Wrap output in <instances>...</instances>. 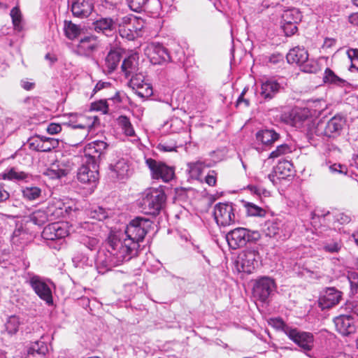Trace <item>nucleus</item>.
<instances>
[{
    "mask_svg": "<svg viewBox=\"0 0 358 358\" xmlns=\"http://www.w3.org/2000/svg\"><path fill=\"white\" fill-rule=\"evenodd\" d=\"M137 251V245L124 238L121 231H111L106 241V251L99 255L97 262L110 270L136 256Z\"/></svg>",
    "mask_w": 358,
    "mask_h": 358,
    "instance_id": "obj_1",
    "label": "nucleus"
},
{
    "mask_svg": "<svg viewBox=\"0 0 358 358\" xmlns=\"http://www.w3.org/2000/svg\"><path fill=\"white\" fill-rule=\"evenodd\" d=\"M151 225L152 222L150 220L138 217L132 220L121 234L127 240L135 243L138 249L139 243L143 241Z\"/></svg>",
    "mask_w": 358,
    "mask_h": 358,
    "instance_id": "obj_2",
    "label": "nucleus"
},
{
    "mask_svg": "<svg viewBox=\"0 0 358 358\" xmlns=\"http://www.w3.org/2000/svg\"><path fill=\"white\" fill-rule=\"evenodd\" d=\"M166 199L163 190L150 189L145 192L141 203L145 213L155 215L162 209Z\"/></svg>",
    "mask_w": 358,
    "mask_h": 358,
    "instance_id": "obj_3",
    "label": "nucleus"
},
{
    "mask_svg": "<svg viewBox=\"0 0 358 358\" xmlns=\"http://www.w3.org/2000/svg\"><path fill=\"white\" fill-rule=\"evenodd\" d=\"M260 238L258 231H250V230L238 227L230 231L226 235V239L229 246L232 250H236L243 247L248 242L257 241Z\"/></svg>",
    "mask_w": 358,
    "mask_h": 358,
    "instance_id": "obj_4",
    "label": "nucleus"
},
{
    "mask_svg": "<svg viewBox=\"0 0 358 358\" xmlns=\"http://www.w3.org/2000/svg\"><path fill=\"white\" fill-rule=\"evenodd\" d=\"M260 256L257 250L248 248L238 255L236 261L238 270L241 272L251 273L258 267Z\"/></svg>",
    "mask_w": 358,
    "mask_h": 358,
    "instance_id": "obj_5",
    "label": "nucleus"
},
{
    "mask_svg": "<svg viewBox=\"0 0 358 358\" xmlns=\"http://www.w3.org/2000/svg\"><path fill=\"white\" fill-rule=\"evenodd\" d=\"M234 209L231 203H218L214 207L213 215L218 225L226 227L235 222Z\"/></svg>",
    "mask_w": 358,
    "mask_h": 358,
    "instance_id": "obj_6",
    "label": "nucleus"
},
{
    "mask_svg": "<svg viewBox=\"0 0 358 358\" xmlns=\"http://www.w3.org/2000/svg\"><path fill=\"white\" fill-rule=\"evenodd\" d=\"M145 162L154 179H162L166 182L173 179L174 170L172 167L151 158L146 159Z\"/></svg>",
    "mask_w": 358,
    "mask_h": 358,
    "instance_id": "obj_7",
    "label": "nucleus"
},
{
    "mask_svg": "<svg viewBox=\"0 0 358 358\" xmlns=\"http://www.w3.org/2000/svg\"><path fill=\"white\" fill-rule=\"evenodd\" d=\"M28 282L35 293L47 304H52V291L46 282L40 276L29 274Z\"/></svg>",
    "mask_w": 358,
    "mask_h": 358,
    "instance_id": "obj_8",
    "label": "nucleus"
},
{
    "mask_svg": "<svg viewBox=\"0 0 358 358\" xmlns=\"http://www.w3.org/2000/svg\"><path fill=\"white\" fill-rule=\"evenodd\" d=\"M27 145L30 150L48 152L59 146V141L55 138L36 136L29 138L27 141Z\"/></svg>",
    "mask_w": 358,
    "mask_h": 358,
    "instance_id": "obj_9",
    "label": "nucleus"
},
{
    "mask_svg": "<svg viewBox=\"0 0 358 358\" xmlns=\"http://www.w3.org/2000/svg\"><path fill=\"white\" fill-rule=\"evenodd\" d=\"M275 289L274 280L269 277L258 279L253 287L254 296L261 301L265 302Z\"/></svg>",
    "mask_w": 358,
    "mask_h": 358,
    "instance_id": "obj_10",
    "label": "nucleus"
},
{
    "mask_svg": "<svg viewBox=\"0 0 358 358\" xmlns=\"http://www.w3.org/2000/svg\"><path fill=\"white\" fill-rule=\"evenodd\" d=\"M287 336L304 351L313 349L314 338L311 333L301 331L296 328L292 327Z\"/></svg>",
    "mask_w": 358,
    "mask_h": 358,
    "instance_id": "obj_11",
    "label": "nucleus"
},
{
    "mask_svg": "<svg viewBox=\"0 0 358 358\" xmlns=\"http://www.w3.org/2000/svg\"><path fill=\"white\" fill-rule=\"evenodd\" d=\"M45 211L50 220L53 221L64 217L65 215H71L73 211H76V208L67 206L61 200L54 199L49 202Z\"/></svg>",
    "mask_w": 358,
    "mask_h": 358,
    "instance_id": "obj_12",
    "label": "nucleus"
},
{
    "mask_svg": "<svg viewBox=\"0 0 358 358\" xmlns=\"http://www.w3.org/2000/svg\"><path fill=\"white\" fill-rule=\"evenodd\" d=\"M146 54L150 62L154 65H162L171 60L167 50L159 43L150 44L146 50Z\"/></svg>",
    "mask_w": 358,
    "mask_h": 358,
    "instance_id": "obj_13",
    "label": "nucleus"
},
{
    "mask_svg": "<svg viewBox=\"0 0 358 358\" xmlns=\"http://www.w3.org/2000/svg\"><path fill=\"white\" fill-rule=\"evenodd\" d=\"M69 234L68 225L66 222H53L47 225L42 232L44 239L54 241L62 239Z\"/></svg>",
    "mask_w": 358,
    "mask_h": 358,
    "instance_id": "obj_14",
    "label": "nucleus"
},
{
    "mask_svg": "<svg viewBox=\"0 0 358 358\" xmlns=\"http://www.w3.org/2000/svg\"><path fill=\"white\" fill-rule=\"evenodd\" d=\"M129 85L136 90V94L141 98L148 97L152 93V87L145 82L144 76L142 74H132Z\"/></svg>",
    "mask_w": 358,
    "mask_h": 358,
    "instance_id": "obj_15",
    "label": "nucleus"
},
{
    "mask_svg": "<svg viewBox=\"0 0 358 358\" xmlns=\"http://www.w3.org/2000/svg\"><path fill=\"white\" fill-rule=\"evenodd\" d=\"M76 117V120H70V125L73 129H83L87 131V134L98 124H99V119L97 116H86L79 115Z\"/></svg>",
    "mask_w": 358,
    "mask_h": 358,
    "instance_id": "obj_16",
    "label": "nucleus"
},
{
    "mask_svg": "<svg viewBox=\"0 0 358 358\" xmlns=\"http://www.w3.org/2000/svg\"><path fill=\"white\" fill-rule=\"evenodd\" d=\"M108 144L103 141H94L87 144L85 148L86 155L91 157L96 163L106 153Z\"/></svg>",
    "mask_w": 358,
    "mask_h": 358,
    "instance_id": "obj_17",
    "label": "nucleus"
},
{
    "mask_svg": "<svg viewBox=\"0 0 358 358\" xmlns=\"http://www.w3.org/2000/svg\"><path fill=\"white\" fill-rule=\"evenodd\" d=\"M99 41L94 36H87L80 39L78 45V52L81 55L89 56L96 51Z\"/></svg>",
    "mask_w": 358,
    "mask_h": 358,
    "instance_id": "obj_18",
    "label": "nucleus"
},
{
    "mask_svg": "<svg viewBox=\"0 0 358 358\" xmlns=\"http://www.w3.org/2000/svg\"><path fill=\"white\" fill-rule=\"evenodd\" d=\"M48 352L47 343L39 340L29 344L25 358H48Z\"/></svg>",
    "mask_w": 358,
    "mask_h": 358,
    "instance_id": "obj_19",
    "label": "nucleus"
},
{
    "mask_svg": "<svg viewBox=\"0 0 358 358\" xmlns=\"http://www.w3.org/2000/svg\"><path fill=\"white\" fill-rule=\"evenodd\" d=\"M93 8L90 0H74L71 5V11L75 17L84 18L92 13Z\"/></svg>",
    "mask_w": 358,
    "mask_h": 358,
    "instance_id": "obj_20",
    "label": "nucleus"
},
{
    "mask_svg": "<svg viewBox=\"0 0 358 358\" xmlns=\"http://www.w3.org/2000/svg\"><path fill=\"white\" fill-rule=\"evenodd\" d=\"M280 85L273 79L262 82L260 96L265 100H271L279 92Z\"/></svg>",
    "mask_w": 358,
    "mask_h": 358,
    "instance_id": "obj_21",
    "label": "nucleus"
},
{
    "mask_svg": "<svg viewBox=\"0 0 358 358\" xmlns=\"http://www.w3.org/2000/svg\"><path fill=\"white\" fill-rule=\"evenodd\" d=\"M94 29L106 36L110 35L116 29V24L110 17H101L93 23Z\"/></svg>",
    "mask_w": 358,
    "mask_h": 358,
    "instance_id": "obj_22",
    "label": "nucleus"
},
{
    "mask_svg": "<svg viewBox=\"0 0 358 358\" xmlns=\"http://www.w3.org/2000/svg\"><path fill=\"white\" fill-rule=\"evenodd\" d=\"M308 57L307 50L304 48L294 47L287 54L286 58L287 62L292 64H296L300 66L303 62H306Z\"/></svg>",
    "mask_w": 358,
    "mask_h": 358,
    "instance_id": "obj_23",
    "label": "nucleus"
},
{
    "mask_svg": "<svg viewBox=\"0 0 358 358\" xmlns=\"http://www.w3.org/2000/svg\"><path fill=\"white\" fill-rule=\"evenodd\" d=\"M122 58L120 52L117 50H110L105 58L103 71L108 73L113 72L118 66Z\"/></svg>",
    "mask_w": 358,
    "mask_h": 358,
    "instance_id": "obj_24",
    "label": "nucleus"
},
{
    "mask_svg": "<svg viewBox=\"0 0 358 358\" xmlns=\"http://www.w3.org/2000/svg\"><path fill=\"white\" fill-rule=\"evenodd\" d=\"M337 329L343 336H348L355 331V327L351 317L341 315L337 317Z\"/></svg>",
    "mask_w": 358,
    "mask_h": 358,
    "instance_id": "obj_25",
    "label": "nucleus"
},
{
    "mask_svg": "<svg viewBox=\"0 0 358 358\" xmlns=\"http://www.w3.org/2000/svg\"><path fill=\"white\" fill-rule=\"evenodd\" d=\"M112 176L117 178H124L127 175L129 165L126 159L120 158L109 165Z\"/></svg>",
    "mask_w": 358,
    "mask_h": 358,
    "instance_id": "obj_26",
    "label": "nucleus"
},
{
    "mask_svg": "<svg viewBox=\"0 0 358 358\" xmlns=\"http://www.w3.org/2000/svg\"><path fill=\"white\" fill-rule=\"evenodd\" d=\"M97 170H91L87 165H83L78 169L77 178L83 183L95 182L98 180Z\"/></svg>",
    "mask_w": 358,
    "mask_h": 358,
    "instance_id": "obj_27",
    "label": "nucleus"
},
{
    "mask_svg": "<svg viewBox=\"0 0 358 358\" xmlns=\"http://www.w3.org/2000/svg\"><path fill=\"white\" fill-rule=\"evenodd\" d=\"M274 175L278 179H286L293 175L292 164L287 161H280L274 168Z\"/></svg>",
    "mask_w": 358,
    "mask_h": 358,
    "instance_id": "obj_28",
    "label": "nucleus"
},
{
    "mask_svg": "<svg viewBox=\"0 0 358 358\" xmlns=\"http://www.w3.org/2000/svg\"><path fill=\"white\" fill-rule=\"evenodd\" d=\"M280 138L279 134L273 129H263L256 134V138L258 141L266 145H270L278 141Z\"/></svg>",
    "mask_w": 358,
    "mask_h": 358,
    "instance_id": "obj_29",
    "label": "nucleus"
},
{
    "mask_svg": "<svg viewBox=\"0 0 358 358\" xmlns=\"http://www.w3.org/2000/svg\"><path fill=\"white\" fill-rule=\"evenodd\" d=\"M309 122V113L306 109H297L291 114V124L296 128H301Z\"/></svg>",
    "mask_w": 358,
    "mask_h": 358,
    "instance_id": "obj_30",
    "label": "nucleus"
},
{
    "mask_svg": "<svg viewBox=\"0 0 358 358\" xmlns=\"http://www.w3.org/2000/svg\"><path fill=\"white\" fill-rule=\"evenodd\" d=\"M336 303V290L334 287L327 288L326 292L319 299V306L324 309L333 307Z\"/></svg>",
    "mask_w": 358,
    "mask_h": 358,
    "instance_id": "obj_31",
    "label": "nucleus"
},
{
    "mask_svg": "<svg viewBox=\"0 0 358 358\" xmlns=\"http://www.w3.org/2000/svg\"><path fill=\"white\" fill-rule=\"evenodd\" d=\"M138 62L135 55H130L123 60L122 71L126 77H129L137 71Z\"/></svg>",
    "mask_w": 358,
    "mask_h": 358,
    "instance_id": "obj_32",
    "label": "nucleus"
},
{
    "mask_svg": "<svg viewBox=\"0 0 358 358\" xmlns=\"http://www.w3.org/2000/svg\"><path fill=\"white\" fill-rule=\"evenodd\" d=\"M302 15L299 9L290 8L284 11L281 17V21L285 22L286 24L292 23L294 24L301 22Z\"/></svg>",
    "mask_w": 358,
    "mask_h": 358,
    "instance_id": "obj_33",
    "label": "nucleus"
},
{
    "mask_svg": "<svg viewBox=\"0 0 358 358\" xmlns=\"http://www.w3.org/2000/svg\"><path fill=\"white\" fill-rule=\"evenodd\" d=\"M208 166L204 162L201 160L187 164L188 171L191 178L196 180H200L204 169Z\"/></svg>",
    "mask_w": 358,
    "mask_h": 358,
    "instance_id": "obj_34",
    "label": "nucleus"
},
{
    "mask_svg": "<svg viewBox=\"0 0 358 358\" xmlns=\"http://www.w3.org/2000/svg\"><path fill=\"white\" fill-rule=\"evenodd\" d=\"M324 162L322 164L324 169H328L329 172L334 173L336 171V154L335 150L329 149L324 153Z\"/></svg>",
    "mask_w": 358,
    "mask_h": 358,
    "instance_id": "obj_35",
    "label": "nucleus"
},
{
    "mask_svg": "<svg viewBox=\"0 0 358 358\" xmlns=\"http://www.w3.org/2000/svg\"><path fill=\"white\" fill-rule=\"evenodd\" d=\"M117 122L118 125L123 130L124 134L129 136H133L135 135V131L129 119L125 115H120L117 119Z\"/></svg>",
    "mask_w": 358,
    "mask_h": 358,
    "instance_id": "obj_36",
    "label": "nucleus"
},
{
    "mask_svg": "<svg viewBox=\"0 0 358 358\" xmlns=\"http://www.w3.org/2000/svg\"><path fill=\"white\" fill-rule=\"evenodd\" d=\"M79 243L89 250L93 251L97 249L99 241L95 237L82 235L79 238Z\"/></svg>",
    "mask_w": 358,
    "mask_h": 358,
    "instance_id": "obj_37",
    "label": "nucleus"
},
{
    "mask_svg": "<svg viewBox=\"0 0 358 358\" xmlns=\"http://www.w3.org/2000/svg\"><path fill=\"white\" fill-rule=\"evenodd\" d=\"M64 32L66 36L70 39L73 40L76 38L80 34V28L72 23L71 22H65Z\"/></svg>",
    "mask_w": 358,
    "mask_h": 358,
    "instance_id": "obj_38",
    "label": "nucleus"
},
{
    "mask_svg": "<svg viewBox=\"0 0 358 358\" xmlns=\"http://www.w3.org/2000/svg\"><path fill=\"white\" fill-rule=\"evenodd\" d=\"M244 207L246 209V213L249 216H257V217H264L266 211L265 209L254 204L250 202H245L244 203Z\"/></svg>",
    "mask_w": 358,
    "mask_h": 358,
    "instance_id": "obj_39",
    "label": "nucleus"
},
{
    "mask_svg": "<svg viewBox=\"0 0 358 358\" xmlns=\"http://www.w3.org/2000/svg\"><path fill=\"white\" fill-rule=\"evenodd\" d=\"M31 220L37 225H43L46 222L50 221L45 210H38L31 214Z\"/></svg>",
    "mask_w": 358,
    "mask_h": 358,
    "instance_id": "obj_40",
    "label": "nucleus"
},
{
    "mask_svg": "<svg viewBox=\"0 0 358 358\" xmlns=\"http://www.w3.org/2000/svg\"><path fill=\"white\" fill-rule=\"evenodd\" d=\"M20 324V318L16 315H11L6 322V329L9 334H15L18 331Z\"/></svg>",
    "mask_w": 358,
    "mask_h": 358,
    "instance_id": "obj_41",
    "label": "nucleus"
},
{
    "mask_svg": "<svg viewBox=\"0 0 358 358\" xmlns=\"http://www.w3.org/2000/svg\"><path fill=\"white\" fill-rule=\"evenodd\" d=\"M302 71L309 73H315L320 70L318 62L314 59H309L308 57L306 62L300 66Z\"/></svg>",
    "mask_w": 358,
    "mask_h": 358,
    "instance_id": "obj_42",
    "label": "nucleus"
},
{
    "mask_svg": "<svg viewBox=\"0 0 358 358\" xmlns=\"http://www.w3.org/2000/svg\"><path fill=\"white\" fill-rule=\"evenodd\" d=\"M88 215L92 219L102 221L108 217V213L102 207L96 206L88 211Z\"/></svg>",
    "mask_w": 358,
    "mask_h": 358,
    "instance_id": "obj_43",
    "label": "nucleus"
},
{
    "mask_svg": "<svg viewBox=\"0 0 358 358\" xmlns=\"http://www.w3.org/2000/svg\"><path fill=\"white\" fill-rule=\"evenodd\" d=\"M41 194V189L38 187H27L22 190L23 196L29 201L37 199Z\"/></svg>",
    "mask_w": 358,
    "mask_h": 358,
    "instance_id": "obj_44",
    "label": "nucleus"
},
{
    "mask_svg": "<svg viewBox=\"0 0 358 358\" xmlns=\"http://www.w3.org/2000/svg\"><path fill=\"white\" fill-rule=\"evenodd\" d=\"M268 323L273 328L282 331L286 335L292 328V327L287 324L281 318H271Z\"/></svg>",
    "mask_w": 358,
    "mask_h": 358,
    "instance_id": "obj_45",
    "label": "nucleus"
},
{
    "mask_svg": "<svg viewBox=\"0 0 358 358\" xmlns=\"http://www.w3.org/2000/svg\"><path fill=\"white\" fill-rule=\"evenodd\" d=\"M65 169H61L57 164H52L46 171V175L52 179L60 178L66 175Z\"/></svg>",
    "mask_w": 358,
    "mask_h": 358,
    "instance_id": "obj_46",
    "label": "nucleus"
},
{
    "mask_svg": "<svg viewBox=\"0 0 358 358\" xmlns=\"http://www.w3.org/2000/svg\"><path fill=\"white\" fill-rule=\"evenodd\" d=\"M292 152V148L287 144H282L278 145L276 149L272 151L268 157V159L278 158L282 155Z\"/></svg>",
    "mask_w": 358,
    "mask_h": 358,
    "instance_id": "obj_47",
    "label": "nucleus"
},
{
    "mask_svg": "<svg viewBox=\"0 0 358 358\" xmlns=\"http://www.w3.org/2000/svg\"><path fill=\"white\" fill-rule=\"evenodd\" d=\"M347 279L350 285V294L354 296L358 291V273L354 271H349Z\"/></svg>",
    "mask_w": 358,
    "mask_h": 358,
    "instance_id": "obj_48",
    "label": "nucleus"
},
{
    "mask_svg": "<svg viewBox=\"0 0 358 358\" xmlns=\"http://www.w3.org/2000/svg\"><path fill=\"white\" fill-rule=\"evenodd\" d=\"M280 229V223L274 221H267L264 225V232L267 236L272 237L276 235Z\"/></svg>",
    "mask_w": 358,
    "mask_h": 358,
    "instance_id": "obj_49",
    "label": "nucleus"
},
{
    "mask_svg": "<svg viewBox=\"0 0 358 358\" xmlns=\"http://www.w3.org/2000/svg\"><path fill=\"white\" fill-rule=\"evenodd\" d=\"M28 177L27 173L24 171H17L15 169H10L4 176V178L8 180H23Z\"/></svg>",
    "mask_w": 358,
    "mask_h": 358,
    "instance_id": "obj_50",
    "label": "nucleus"
},
{
    "mask_svg": "<svg viewBox=\"0 0 358 358\" xmlns=\"http://www.w3.org/2000/svg\"><path fill=\"white\" fill-rule=\"evenodd\" d=\"M10 15L12 18V22H13L15 29H16L17 30H20L22 29V27L20 24L22 16H21V13H20V9L17 7H14L10 10Z\"/></svg>",
    "mask_w": 358,
    "mask_h": 358,
    "instance_id": "obj_51",
    "label": "nucleus"
},
{
    "mask_svg": "<svg viewBox=\"0 0 358 358\" xmlns=\"http://www.w3.org/2000/svg\"><path fill=\"white\" fill-rule=\"evenodd\" d=\"M108 106L106 101L100 100L91 103L90 110L92 111H100L103 114L108 113Z\"/></svg>",
    "mask_w": 358,
    "mask_h": 358,
    "instance_id": "obj_52",
    "label": "nucleus"
},
{
    "mask_svg": "<svg viewBox=\"0 0 358 358\" xmlns=\"http://www.w3.org/2000/svg\"><path fill=\"white\" fill-rule=\"evenodd\" d=\"M335 132H336V116H334L328 122V123L324 129V135L328 136L329 138H334Z\"/></svg>",
    "mask_w": 358,
    "mask_h": 358,
    "instance_id": "obj_53",
    "label": "nucleus"
},
{
    "mask_svg": "<svg viewBox=\"0 0 358 358\" xmlns=\"http://www.w3.org/2000/svg\"><path fill=\"white\" fill-rule=\"evenodd\" d=\"M281 27L283 29L286 36H292L297 31L296 24H294L292 23L286 24L285 22L281 21Z\"/></svg>",
    "mask_w": 358,
    "mask_h": 358,
    "instance_id": "obj_54",
    "label": "nucleus"
},
{
    "mask_svg": "<svg viewBox=\"0 0 358 358\" xmlns=\"http://www.w3.org/2000/svg\"><path fill=\"white\" fill-rule=\"evenodd\" d=\"M130 8L134 11L141 10L148 0H127Z\"/></svg>",
    "mask_w": 358,
    "mask_h": 358,
    "instance_id": "obj_55",
    "label": "nucleus"
},
{
    "mask_svg": "<svg viewBox=\"0 0 358 358\" xmlns=\"http://www.w3.org/2000/svg\"><path fill=\"white\" fill-rule=\"evenodd\" d=\"M136 23L138 24L139 20L136 17L125 16V17H122L121 19L120 22H119V28H120L121 27H127L130 24H136Z\"/></svg>",
    "mask_w": 358,
    "mask_h": 358,
    "instance_id": "obj_56",
    "label": "nucleus"
},
{
    "mask_svg": "<svg viewBox=\"0 0 358 358\" xmlns=\"http://www.w3.org/2000/svg\"><path fill=\"white\" fill-rule=\"evenodd\" d=\"M248 188L250 189L251 193L258 196L264 195V196H267L269 194V192L267 190L257 186L249 185Z\"/></svg>",
    "mask_w": 358,
    "mask_h": 358,
    "instance_id": "obj_57",
    "label": "nucleus"
},
{
    "mask_svg": "<svg viewBox=\"0 0 358 358\" xmlns=\"http://www.w3.org/2000/svg\"><path fill=\"white\" fill-rule=\"evenodd\" d=\"M176 143H159L158 145V148L159 150L163 152H173L176 151Z\"/></svg>",
    "mask_w": 358,
    "mask_h": 358,
    "instance_id": "obj_58",
    "label": "nucleus"
},
{
    "mask_svg": "<svg viewBox=\"0 0 358 358\" xmlns=\"http://www.w3.org/2000/svg\"><path fill=\"white\" fill-rule=\"evenodd\" d=\"M215 171H210L205 178L206 182L210 186H215L217 181Z\"/></svg>",
    "mask_w": 358,
    "mask_h": 358,
    "instance_id": "obj_59",
    "label": "nucleus"
},
{
    "mask_svg": "<svg viewBox=\"0 0 358 358\" xmlns=\"http://www.w3.org/2000/svg\"><path fill=\"white\" fill-rule=\"evenodd\" d=\"M350 220V215L346 213L341 212L337 214V222H339L341 224H348Z\"/></svg>",
    "mask_w": 358,
    "mask_h": 358,
    "instance_id": "obj_60",
    "label": "nucleus"
},
{
    "mask_svg": "<svg viewBox=\"0 0 358 358\" xmlns=\"http://www.w3.org/2000/svg\"><path fill=\"white\" fill-rule=\"evenodd\" d=\"M119 33L122 38H125L129 41L134 39L136 37L135 34H132L131 30L128 31L125 27L119 28Z\"/></svg>",
    "mask_w": 358,
    "mask_h": 358,
    "instance_id": "obj_61",
    "label": "nucleus"
},
{
    "mask_svg": "<svg viewBox=\"0 0 358 358\" xmlns=\"http://www.w3.org/2000/svg\"><path fill=\"white\" fill-rule=\"evenodd\" d=\"M62 130V127L59 124L50 123L47 127V131L50 134H57Z\"/></svg>",
    "mask_w": 358,
    "mask_h": 358,
    "instance_id": "obj_62",
    "label": "nucleus"
},
{
    "mask_svg": "<svg viewBox=\"0 0 358 358\" xmlns=\"http://www.w3.org/2000/svg\"><path fill=\"white\" fill-rule=\"evenodd\" d=\"M336 80V75L334 71L330 69L327 68L325 70L324 76V83H333Z\"/></svg>",
    "mask_w": 358,
    "mask_h": 358,
    "instance_id": "obj_63",
    "label": "nucleus"
},
{
    "mask_svg": "<svg viewBox=\"0 0 358 358\" xmlns=\"http://www.w3.org/2000/svg\"><path fill=\"white\" fill-rule=\"evenodd\" d=\"M27 234L22 230L17 229L15 230L13 234L12 241L13 243H17L20 238H23Z\"/></svg>",
    "mask_w": 358,
    "mask_h": 358,
    "instance_id": "obj_64",
    "label": "nucleus"
}]
</instances>
